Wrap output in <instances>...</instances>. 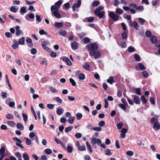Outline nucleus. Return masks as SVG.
<instances>
[{
  "label": "nucleus",
  "instance_id": "nucleus-15",
  "mask_svg": "<svg viewBox=\"0 0 160 160\" xmlns=\"http://www.w3.org/2000/svg\"><path fill=\"white\" fill-rule=\"evenodd\" d=\"M133 100L136 104H138L140 103V100L139 98L136 95H134Z\"/></svg>",
  "mask_w": 160,
  "mask_h": 160
},
{
  "label": "nucleus",
  "instance_id": "nucleus-1",
  "mask_svg": "<svg viewBox=\"0 0 160 160\" xmlns=\"http://www.w3.org/2000/svg\"><path fill=\"white\" fill-rule=\"evenodd\" d=\"M104 9L103 7L99 6L96 8L94 11L95 14L99 18H103L105 15V12L104 11H101Z\"/></svg>",
  "mask_w": 160,
  "mask_h": 160
},
{
  "label": "nucleus",
  "instance_id": "nucleus-11",
  "mask_svg": "<svg viewBox=\"0 0 160 160\" xmlns=\"http://www.w3.org/2000/svg\"><path fill=\"white\" fill-rule=\"evenodd\" d=\"M64 111V109L61 107H59L57 108L56 113L58 115H60L62 114Z\"/></svg>",
  "mask_w": 160,
  "mask_h": 160
},
{
  "label": "nucleus",
  "instance_id": "nucleus-24",
  "mask_svg": "<svg viewBox=\"0 0 160 160\" xmlns=\"http://www.w3.org/2000/svg\"><path fill=\"white\" fill-rule=\"evenodd\" d=\"M23 158L24 160H29V157L28 155L26 152H24L23 154Z\"/></svg>",
  "mask_w": 160,
  "mask_h": 160
},
{
  "label": "nucleus",
  "instance_id": "nucleus-25",
  "mask_svg": "<svg viewBox=\"0 0 160 160\" xmlns=\"http://www.w3.org/2000/svg\"><path fill=\"white\" fill-rule=\"evenodd\" d=\"M87 147L88 150L90 152H92V149L90 144L88 142H86Z\"/></svg>",
  "mask_w": 160,
  "mask_h": 160
},
{
  "label": "nucleus",
  "instance_id": "nucleus-51",
  "mask_svg": "<svg viewBox=\"0 0 160 160\" xmlns=\"http://www.w3.org/2000/svg\"><path fill=\"white\" fill-rule=\"evenodd\" d=\"M158 122V119L157 118L154 117L152 118L151 120V123L152 124H154V123H155V122Z\"/></svg>",
  "mask_w": 160,
  "mask_h": 160
},
{
  "label": "nucleus",
  "instance_id": "nucleus-29",
  "mask_svg": "<svg viewBox=\"0 0 160 160\" xmlns=\"http://www.w3.org/2000/svg\"><path fill=\"white\" fill-rule=\"evenodd\" d=\"M59 34L62 36L65 37L67 34V32L64 30H62L59 32Z\"/></svg>",
  "mask_w": 160,
  "mask_h": 160
},
{
  "label": "nucleus",
  "instance_id": "nucleus-58",
  "mask_svg": "<svg viewBox=\"0 0 160 160\" xmlns=\"http://www.w3.org/2000/svg\"><path fill=\"white\" fill-rule=\"evenodd\" d=\"M22 117H23L24 121L25 122H26L28 120L27 115L25 114L22 113Z\"/></svg>",
  "mask_w": 160,
  "mask_h": 160
},
{
  "label": "nucleus",
  "instance_id": "nucleus-2",
  "mask_svg": "<svg viewBox=\"0 0 160 160\" xmlns=\"http://www.w3.org/2000/svg\"><path fill=\"white\" fill-rule=\"evenodd\" d=\"M51 10L52 14L56 18H61L60 14L58 12V10L55 7L51 6Z\"/></svg>",
  "mask_w": 160,
  "mask_h": 160
},
{
  "label": "nucleus",
  "instance_id": "nucleus-45",
  "mask_svg": "<svg viewBox=\"0 0 160 160\" xmlns=\"http://www.w3.org/2000/svg\"><path fill=\"white\" fill-rule=\"evenodd\" d=\"M99 4V2L98 1H94L92 3V5L94 7H97Z\"/></svg>",
  "mask_w": 160,
  "mask_h": 160
},
{
  "label": "nucleus",
  "instance_id": "nucleus-12",
  "mask_svg": "<svg viewBox=\"0 0 160 160\" xmlns=\"http://www.w3.org/2000/svg\"><path fill=\"white\" fill-rule=\"evenodd\" d=\"M71 46L72 49H77L78 47V43L76 42H73L71 43Z\"/></svg>",
  "mask_w": 160,
  "mask_h": 160
},
{
  "label": "nucleus",
  "instance_id": "nucleus-32",
  "mask_svg": "<svg viewBox=\"0 0 160 160\" xmlns=\"http://www.w3.org/2000/svg\"><path fill=\"white\" fill-rule=\"evenodd\" d=\"M75 118L74 117H70L68 120V122L71 124L73 123V121L75 120Z\"/></svg>",
  "mask_w": 160,
  "mask_h": 160
},
{
  "label": "nucleus",
  "instance_id": "nucleus-34",
  "mask_svg": "<svg viewBox=\"0 0 160 160\" xmlns=\"http://www.w3.org/2000/svg\"><path fill=\"white\" fill-rule=\"evenodd\" d=\"M84 68L87 70H89L90 69V66L87 62H86L83 65Z\"/></svg>",
  "mask_w": 160,
  "mask_h": 160
},
{
  "label": "nucleus",
  "instance_id": "nucleus-55",
  "mask_svg": "<svg viewBox=\"0 0 160 160\" xmlns=\"http://www.w3.org/2000/svg\"><path fill=\"white\" fill-rule=\"evenodd\" d=\"M133 26L136 29L138 30L139 29V26L136 21H134V25Z\"/></svg>",
  "mask_w": 160,
  "mask_h": 160
},
{
  "label": "nucleus",
  "instance_id": "nucleus-42",
  "mask_svg": "<svg viewBox=\"0 0 160 160\" xmlns=\"http://www.w3.org/2000/svg\"><path fill=\"white\" fill-rule=\"evenodd\" d=\"M69 81L71 83L72 85L73 86H75L76 85V83L75 81L72 78H70L69 79Z\"/></svg>",
  "mask_w": 160,
  "mask_h": 160
},
{
  "label": "nucleus",
  "instance_id": "nucleus-16",
  "mask_svg": "<svg viewBox=\"0 0 160 160\" xmlns=\"http://www.w3.org/2000/svg\"><path fill=\"white\" fill-rule=\"evenodd\" d=\"M150 40L152 43L155 44L157 42V39L156 36L153 35L151 37Z\"/></svg>",
  "mask_w": 160,
  "mask_h": 160
},
{
  "label": "nucleus",
  "instance_id": "nucleus-18",
  "mask_svg": "<svg viewBox=\"0 0 160 160\" xmlns=\"http://www.w3.org/2000/svg\"><path fill=\"white\" fill-rule=\"evenodd\" d=\"M68 146L67 148V152L69 153H71L72 152L73 150L72 145H70L69 143L67 145Z\"/></svg>",
  "mask_w": 160,
  "mask_h": 160
},
{
  "label": "nucleus",
  "instance_id": "nucleus-20",
  "mask_svg": "<svg viewBox=\"0 0 160 160\" xmlns=\"http://www.w3.org/2000/svg\"><path fill=\"white\" fill-rule=\"evenodd\" d=\"M54 25L56 27L59 28L62 26L63 23L62 22H55Z\"/></svg>",
  "mask_w": 160,
  "mask_h": 160
},
{
  "label": "nucleus",
  "instance_id": "nucleus-33",
  "mask_svg": "<svg viewBox=\"0 0 160 160\" xmlns=\"http://www.w3.org/2000/svg\"><path fill=\"white\" fill-rule=\"evenodd\" d=\"M105 152H106L105 154L109 156L112 154L110 150L109 149L107 148L105 149Z\"/></svg>",
  "mask_w": 160,
  "mask_h": 160
},
{
  "label": "nucleus",
  "instance_id": "nucleus-49",
  "mask_svg": "<svg viewBox=\"0 0 160 160\" xmlns=\"http://www.w3.org/2000/svg\"><path fill=\"white\" fill-rule=\"evenodd\" d=\"M118 106L123 110L125 111L126 110V108L125 105L122 103H120L118 105Z\"/></svg>",
  "mask_w": 160,
  "mask_h": 160
},
{
  "label": "nucleus",
  "instance_id": "nucleus-52",
  "mask_svg": "<svg viewBox=\"0 0 160 160\" xmlns=\"http://www.w3.org/2000/svg\"><path fill=\"white\" fill-rule=\"evenodd\" d=\"M45 152L47 154H50L52 153V150L49 148H47L45 150Z\"/></svg>",
  "mask_w": 160,
  "mask_h": 160
},
{
  "label": "nucleus",
  "instance_id": "nucleus-17",
  "mask_svg": "<svg viewBox=\"0 0 160 160\" xmlns=\"http://www.w3.org/2000/svg\"><path fill=\"white\" fill-rule=\"evenodd\" d=\"M153 128L155 130H158L160 128V125L158 122L154 123L153 126Z\"/></svg>",
  "mask_w": 160,
  "mask_h": 160
},
{
  "label": "nucleus",
  "instance_id": "nucleus-64",
  "mask_svg": "<svg viewBox=\"0 0 160 160\" xmlns=\"http://www.w3.org/2000/svg\"><path fill=\"white\" fill-rule=\"evenodd\" d=\"M55 100L58 102L60 103H62V100L59 97H56L55 98Z\"/></svg>",
  "mask_w": 160,
  "mask_h": 160
},
{
  "label": "nucleus",
  "instance_id": "nucleus-5",
  "mask_svg": "<svg viewBox=\"0 0 160 160\" xmlns=\"http://www.w3.org/2000/svg\"><path fill=\"white\" fill-rule=\"evenodd\" d=\"M135 69L137 71L144 70L146 68L142 63H137L135 66Z\"/></svg>",
  "mask_w": 160,
  "mask_h": 160
},
{
  "label": "nucleus",
  "instance_id": "nucleus-9",
  "mask_svg": "<svg viewBox=\"0 0 160 160\" xmlns=\"http://www.w3.org/2000/svg\"><path fill=\"white\" fill-rule=\"evenodd\" d=\"M47 45V44L46 42H43L41 45L42 47L44 50L48 52H50L51 51V49L46 46Z\"/></svg>",
  "mask_w": 160,
  "mask_h": 160
},
{
  "label": "nucleus",
  "instance_id": "nucleus-6",
  "mask_svg": "<svg viewBox=\"0 0 160 160\" xmlns=\"http://www.w3.org/2000/svg\"><path fill=\"white\" fill-rule=\"evenodd\" d=\"M89 54L91 56H93L96 59L100 58L101 56V53L98 51H96L92 52H89Z\"/></svg>",
  "mask_w": 160,
  "mask_h": 160
},
{
  "label": "nucleus",
  "instance_id": "nucleus-40",
  "mask_svg": "<svg viewBox=\"0 0 160 160\" xmlns=\"http://www.w3.org/2000/svg\"><path fill=\"white\" fill-rule=\"evenodd\" d=\"M49 89L50 91L53 93H57L58 92L57 90L55 89V88L52 87H50L49 88Z\"/></svg>",
  "mask_w": 160,
  "mask_h": 160
},
{
  "label": "nucleus",
  "instance_id": "nucleus-19",
  "mask_svg": "<svg viewBox=\"0 0 160 160\" xmlns=\"http://www.w3.org/2000/svg\"><path fill=\"white\" fill-rule=\"evenodd\" d=\"M17 128L20 130H22L24 129V127L21 123H18L17 124Z\"/></svg>",
  "mask_w": 160,
  "mask_h": 160
},
{
  "label": "nucleus",
  "instance_id": "nucleus-48",
  "mask_svg": "<svg viewBox=\"0 0 160 160\" xmlns=\"http://www.w3.org/2000/svg\"><path fill=\"white\" fill-rule=\"evenodd\" d=\"M122 38L124 39H126L128 38V36L127 34L126 31H124L122 34Z\"/></svg>",
  "mask_w": 160,
  "mask_h": 160
},
{
  "label": "nucleus",
  "instance_id": "nucleus-31",
  "mask_svg": "<svg viewBox=\"0 0 160 160\" xmlns=\"http://www.w3.org/2000/svg\"><path fill=\"white\" fill-rule=\"evenodd\" d=\"M123 17L124 18L128 20H131V16L130 15H128L126 13H124L123 15Z\"/></svg>",
  "mask_w": 160,
  "mask_h": 160
},
{
  "label": "nucleus",
  "instance_id": "nucleus-39",
  "mask_svg": "<svg viewBox=\"0 0 160 160\" xmlns=\"http://www.w3.org/2000/svg\"><path fill=\"white\" fill-rule=\"evenodd\" d=\"M142 75L143 76L144 78H148V74L147 72L146 71H143L142 72Z\"/></svg>",
  "mask_w": 160,
  "mask_h": 160
},
{
  "label": "nucleus",
  "instance_id": "nucleus-27",
  "mask_svg": "<svg viewBox=\"0 0 160 160\" xmlns=\"http://www.w3.org/2000/svg\"><path fill=\"white\" fill-rule=\"evenodd\" d=\"M134 90L135 92V93L139 95H141V89L140 88H136L134 89Z\"/></svg>",
  "mask_w": 160,
  "mask_h": 160
},
{
  "label": "nucleus",
  "instance_id": "nucleus-35",
  "mask_svg": "<svg viewBox=\"0 0 160 160\" xmlns=\"http://www.w3.org/2000/svg\"><path fill=\"white\" fill-rule=\"evenodd\" d=\"M86 19L88 22H92L93 21L94 19V18L93 17H89L88 18H87Z\"/></svg>",
  "mask_w": 160,
  "mask_h": 160
},
{
  "label": "nucleus",
  "instance_id": "nucleus-23",
  "mask_svg": "<svg viewBox=\"0 0 160 160\" xmlns=\"http://www.w3.org/2000/svg\"><path fill=\"white\" fill-rule=\"evenodd\" d=\"M128 52L130 53L134 52L135 51V49L133 47L130 46L128 48Z\"/></svg>",
  "mask_w": 160,
  "mask_h": 160
},
{
  "label": "nucleus",
  "instance_id": "nucleus-41",
  "mask_svg": "<svg viewBox=\"0 0 160 160\" xmlns=\"http://www.w3.org/2000/svg\"><path fill=\"white\" fill-rule=\"evenodd\" d=\"M145 35L147 37L149 38L152 36V33L150 31L148 30L145 32Z\"/></svg>",
  "mask_w": 160,
  "mask_h": 160
},
{
  "label": "nucleus",
  "instance_id": "nucleus-61",
  "mask_svg": "<svg viewBox=\"0 0 160 160\" xmlns=\"http://www.w3.org/2000/svg\"><path fill=\"white\" fill-rule=\"evenodd\" d=\"M6 117L8 119H13V117L12 115L10 114H8L6 115Z\"/></svg>",
  "mask_w": 160,
  "mask_h": 160
},
{
  "label": "nucleus",
  "instance_id": "nucleus-56",
  "mask_svg": "<svg viewBox=\"0 0 160 160\" xmlns=\"http://www.w3.org/2000/svg\"><path fill=\"white\" fill-rule=\"evenodd\" d=\"M105 124V122L103 121H102L99 122L98 123V125L100 127H103Z\"/></svg>",
  "mask_w": 160,
  "mask_h": 160
},
{
  "label": "nucleus",
  "instance_id": "nucleus-57",
  "mask_svg": "<svg viewBox=\"0 0 160 160\" xmlns=\"http://www.w3.org/2000/svg\"><path fill=\"white\" fill-rule=\"evenodd\" d=\"M47 107L49 109H52L54 108V105L52 104H48L47 105Z\"/></svg>",
  "mask_w": 160,
  "mask_h": 160
},
{
  "label": "nucleus",
  "instance_id": "nucleus-60",
  "mask_svg": "<svg viewBox=\"0 0 160 160\" xmlns=\"http://www.w3.org/2000/svg\"><path fill=\"white\" fill-rule=\"evenodd\" d=\"M57 56V53L53 52L52 51L51 52L50 56L52 58H55Z\"/></svg>",
  "mask_w": 160,
  "mask_h": 160
},
{
  "label": "nucleus",
  "instance_id": "nucleus-10",
  "mask_svg": "<svg viewBox=\"0 0 160 160\" xmlns=\"http://www.w3.org/2000/svg\"><path fill=\"white\" fill-rule=\"evenodd\" d=\"M62 3V0H60L57 2L55 3V5H52V6H54L58 10L59 7L61 6Z\"/></svg>",
  "mask_w": 160,
  "mask_h": 160
},
{
  "label": "nucleus",
  "instance_id": "nucleus-22",
  "mask_svg": "<svg viewBox=\"0 0 160 160\" xmlns=\"http://www.w3.org/2000/svg\"><path fill=\"white\" fill-rule=\"evenodd\" d=\"M107 82L111 84H112L114 82V80L113 77L111 76L109 77V78L107 80Z\"/></svg>",
  "mask_w": 160,
  "mask_h": 160
},
{
  "label": "nucleus",
  "instance_id": "nucleus-53",
  "mask_svg": "<svg viewBox=\"0 0 160 160\" xmlns=\"http://www.w3.org/2000/svg\"><path fill=\"white\" fill-rule=\"evenodd\" d=\"M25 139H26V143L27 145H29L31 143V140L27 138H25Z\"/></svg>",
  "mask_w": 160,
  "mask_h": 160
},
{
  "label": "nucleus",
  "instance_id": "nucleus-54",
  "mask_svg": "<svg viewBox=\"0 0 160 160\" xmlns=\"http://www.w3.org/2000/svg\"><path fill=\"white\" fill-rule=\"evenodd\" d=\"M77 119L78 120H79L82 118V115L81 113H78L76 114Z\"/></svg>",
  "mask_w": 160,
  "mask_h": 160
},
{
  "label": "nucleus",
  "instance_id": "nucleus-14",
  "mask_svg": "<svg viewBox=\"0 0 160 160\" xmlns=\"http://www.w3.org/2000/svg\"><path fill=\"white\" fill-rule=\"evenodd\" d=\"M16 30V35L17 36H18L20 35L22 31L20 29V28L19 26H16L15 27Z\"/></svg>",
  "mask_w": 160,
  "mask_h": 160
},
{
  "label": "nucleus",
  "instance_id": "nucleus-44",
  "mask_svg": "<svg viewBox=\"0 0 160 160\" xmlns=\"http://www.w3.org/2000/svg\"><path fill=\"white\" fill-rule=\"evenodd\" d=\"M78 150L80 151H83L86 150V148L84 145H82L78 148Z\"/></svg>",
  "mask_w": 160,
  "mask_h": 160
},
{
  "label": "nucleus",
  "instance_id": "nucleus-4",
  "mask_svg": "<svg viewBox=\"0 0 160 160\" xmlns=\"http://www.w3.org/2000/svg\"><path fill=\"white\" fill-rule=\"evenodd\" d=\"M108 16L110 18H112L113 21H117L119 18V16L115 14L113 12H110L109 13Z\"/></svg>",
  "mask_w": 160,
  "mask_h": 160
},
{
  "label": "nucleus",
  "instance_id": "nucleus-43",
  "mask_svg": "<svg viewBox=\"0 0 160 160\" xmlns=\"http://www.w3.org/2000/svg\"><path fill=\"white\" fill-rule=\"evenodd\" d=\"M8 124L10 126L12 127H14L15 126L16 124L13 121H8Z\"/></svg>",
  "mask_w": 160,
  "mask_h": 160
},
{
  "label": "nucleus",
  "instance_id": "nucleus-26",
  "mask_svg": "<svg viewBox=\"0 0 160 160\" xmlns=\"http://www.w3.org/2000/svg\"><path fill=\"white\" fill-rule=\"evenodd\" d=\"M134 58L135 60L138 62L140 61L141 58L140 56L137 54H135L134 55Z\"/></svg>",
  "mask_w": 160,
  "mask_h": 160
},
{
  "label": "nucleus",
  "instance_id": "nucleus-30",
  "mask_svg": "<svg viewBox=\"0 0 160 160\" xmlns=\"http://www.w3.org/2000/svg\"><path fill=\"white\" fill-rule=\"evenodd\" d=\"M116 13L118 14H121L123 13V11L120 8H118L116 9Z\"/></svg>",
  "mask_w": 160,
  "mask_h": 160
},
{
  "label": "nucleus",
  "instance_id": "nucleus-37",
  "mask_svg": "<svg viewBox=\"0 0 160 160\" xmlns=\"http://www.w3.org/2000/svg\"><path fill=\"white\" fill-rule=\"evenodd\" d=\"M72 128L73 127L72 126H70L67 128H66L65 129V132L67 133L68 132L71 131Z\"/></svg>",
  "mask_w": 160,
  "mask_h": 160
},
{
  "label": "nucleus",
  "instance_id": "nucleus-62",
  "mask_svg": "<svg viewBox=\"0 0 160 160\" xmlns=\"http://www.w3.org/2000/svg\"><path fill=\"white\" fill-rule=\"evenodd\" d=\"M93 130L95 131L100 132L102 130V128L100 127H96L93 128Z\"/></svg>",
  "mask_w": 160,
  "mask_h": 160
},
{
  "label": "nucleus",
  "instance_id": "nucleus-21",
  "mask_svg": "<svg viewBox=\"0 0 160 160\" xmlns=\"http://www.w3.org/2000/svg\"><path fill=\"white\" fill-rule=\"evenodd\" d=\"M25 39L24 37H22L20 38L18 41L19 44L23 45L25 43Z\"/></svg>",
  "mask_w": 160,
  "mask_h": 160
},
{
  "label": "nucleus",
  "instance_id": "nucleus-36",
  "mask_svg": "<svg viewBox=\"0 0 160 160\" xmlns=\"http://www.w3.org/2000/svg\"><path fill=\"white\" fill-rule=\"evenodd\" d=\"M139 21L141 25H143L144 23L146 21L142 18H138Z\"/></svg>",
  "mask_w": 160,
  "mask_h": 160
},
{
  "label": "nucleus",
  "instance_id": "nucleus-63",
  "mask_svg": "<svg viewBox=\"0 0 160 160\" xmlns=\"http://www.w3.org/2000/svg\"><path fill=\"white\" fill-rule=\"evenodd\" d=\"M85 75L83 74H80L78 78L80 80H83L85 78Z\"/></svg>",
  "mask_w": 160,
  "mask_h": 160
},
{
  "label": "nucleus",
  "instance_id": "nucleus-50",
  "mask_svg": "<svg viewBox=\"0 0 160 160\" xmlns=\"http://www.w3.org/2000/svg\"><path fill=\"white\" fill-rule=\"evenodd\" d=\"M141 100L142 101V102L144 104L146 103L147 101L145 97L142 95L141 96Z\"/></svg>",
  "mask_w": 160,
  "mask_h": 160
},
{
  "label": "nucleus",
  "instance_id": "nucleus-8",
  "mask_svg": "<svg viewBox=\"0 0 160 160\" xmlns=\"http://www.w3.org/2000/svg\"><path fill=\"white\" fill-rule=\"evenodd\" d=\"M81 1L80 0H78L77 3L73 4L72 7L73 10L74 11L75 10L76 8H78L80 7L81 6Z\"/></svg>",
  "mask_w": 160,
  "mask_h": 160
},
{
  "label": "nucleus",
  "instance_id": "nucleus-47",
  "mask_svg": "<svg viewBox=\"0 0 160 160\" xmlns=\"http://www.w3.org/2000/svg\"><path fill=\"white\" fill-rule=\"evenodd\" d=\"M15 156L18 158V159H21L22 156L20 152H18L15 153Z\"/></svg>",
  "mask_w": 160,
  "mask_h": 160
},
{
  "label": "nucleus",
  "instance_id": "nucleus-7",
  "mask_svg": "<svg viewBox=\"0 0 160 160\" xmlns=\"http://www.w3.org/2000/svg\"><path fill=\"white\" fill-rule=\"evenodd\" d=\"M91 142L93 144L96 143L99 144L101 143V141L100 139L96 138H92Z\"/></svg>",
  "mask_w": 160,
  "mask_h": 160
},
{
  "label": "nucleus",
  "instance_id": "nucleus-28",
  "mask_svg": "<svg viewBox=\"0 0 160 160\" xmlns=\"http://www.w3.org/2000/svg\"><path fill=\"white\" fill-rule=\"evenodd\" d=\"M18 9H17L15 7L12 6L10 8V10L11 12L16 13L17 12Z\"/></svg>",
  "mask_w": 160,
  "mask_h": 160
},
{
  "label": "nucleus",
  "instance_id": "nucleus-38",
  "mask_svg": "<svg viewBox=\"0 0 160 160\" xmlns=\"http://www.w3.org/2000/svg\"><path fill=\"white\" fill-rule=\"evenodd\" d=\"M5 152V148L3 147H2L0 149V155H3Z\"/></svg>",
  "mask_w": 160,
  "mask_h": 160
},
{
  "label": "nucleus",
  "instance_id": "nucleus-59",
  "mask_svg": "<svg viewBox=\"0 0 160 160\" xmlns=\"http://www.w3.org/2000/svg\"><path fill=\"white\" fill-rule=\"evenodd\" d=\"M31 110L32 112L33 113V115L34 116L35 119V120L37 119V116L36 115V114L34 111V110L32 107H31Z\"/></svg>",
  "mask_w": 160,
  "mask_h": 160
},
{
  "label": "nucleus",
  "instance_id": "nucleus-46",
  "mask_svg": "<svg viewBox=\"0 0 160 160\" xmlns=\"http://www.w3.org/2000/svg\"><path fill=\"white\" fill-rule=\"evenodd\" d=\"M83 42L85 43H87L90 42V39L88 37H85L83 38Z\"/></svg>",
  "mask_w": 160,
  "mask_h": 160
},
{
  "label": "nucleus",
  "instance_id": "nucleus-13",
  "mask_svg": "<svg viewBox=\"0 0 160 160\" xmlns=\"http://www.w3.org/2000/svg\"><path fill=\"white\" fill-rule=\"evenodd\" d=\"M62 59L64 61H65L67 63V64L68 65L70 66L71 65L72 63L69 59L66 57H63Z\"/></svg>",
  "mask_w": 160,
  "mask_h": 160
},
{
  "label": "nucleus",
  "instance_id": "nucleus-3",
  "mask_svg": "<svg viewBox=\"0 0 160 160\" xmlns=\"http://www.w3.org/2000/svg\"><path fill=\"white\" fill-rule=\"evenodd\" d=\"M87 47L88 49L90 50L89 52L97 51L98 48V45L95 43H90L87 45Z\"/></svg>",
  "mask_w": 160,
  "mask_h": 160
}]
</instances>
